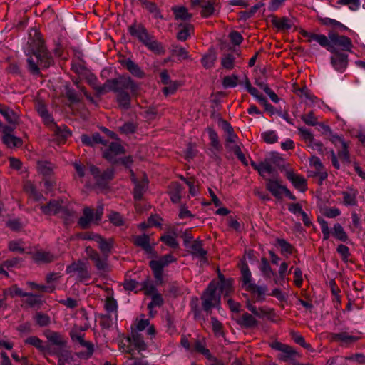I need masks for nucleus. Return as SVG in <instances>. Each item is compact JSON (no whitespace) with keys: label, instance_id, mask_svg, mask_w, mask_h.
I'll use <instances>...</instances> for the list:
<instances>
[{"label":"nucleus","instance_id":"22","mask_svg":"<svg viewBox=\"0 0 365 365\" xmlns=\"http://www.w3.org/2000/svg\"><path fill=\"white\" fill-rule=\"evenodd\" d=\"M309 165L315 170L314 174L319 177L321 182L327 178V173L324 170V166L318 157L312 155L309 159Z\"/></svg>","mask_w":365,"mask_h":365},{"label":"nucleus","instance_id":"31","mask_svg":"<svg viewBox=\"0 0 365 365\" xmlns=\"http://www.w3.org/2000/svg\"><path fill=\"white\" fill-rule=\"evenodd\" d=\"M238 324L245 328H252L257 325L258 322L256 319L249 313H244L237 320Z\"/></svg>","mask_w":365,"mask_h":365},{"label":"nucleus","instance_id":"34","mask_svg":"<svg viewBox=\"0 0 365 365\" xmlns=\"http://www.w3.org/2000/svg\"><path fill=\"white\" fill-rule=\"evenodd\" d=\"M122 64L135 76L142 78L144 73L139 66L130 59H125L122 61Z\"/></svg>","mask_w":365,"mask_h":365},{"label":"nucleus","instance_id":"21","mask_svg":"<svg viewBox=\"0 0 365 365\" xmlns=\"http://www.w3.org/2000/svg\"><path fill=\"white\" fill-rule=\"evenodd\" d=\"M266 188L277 198H282L284 189L286 187L280 185L279 182L274 179H266Z\"/></svg>","mask_w":365,"mask_h":365},{"label":"nucleus","instance_id":"58","mask_svg":"<svg viewBox=\"0 0 365 365\" xmlns=\"http://www.w3.org/2000/svg\"><path fill=\"white\" fill-rule=\"evenodd\" d=\"M222 66L227 70H231L235 66V57L232 54H227L221 60Z\"/></svg>","mask_w":365,"mask_h":365},{"label":"nucleus","instance_id":"24","mask_svg":"<svg viewBox=\"0 0 365 365\" xmlns=\"http://www.w3.org/2000/svg\"><path fill=\"white\" fill-rule=\"evenodd\" d=\"M33 260L38 264L49 263L55 260L56 257L50 252L38 250L32 254Z\"/></svg>","mask_w":365,"mask_h":365},{"label":"nucleus","instance_id":"17","mask_svg":"<svg viewBox=\"0 0 365 365\" xmlns=\"http://www.w3.org/2000/svg\"><path fill=\"white\" fill-rule=\"evenodd\" d=\"M333 53L331 57V65L337 71L344 72L348 65V56L339 52Z\"/></svg>","mask_w":365,"mask_h":365},{"label":"nucleus","instance_id":"16","mask_svg":"<svg viewBox=\"0 0 365 365\" xmlns=\"http://www.w3.org/2000/svg\"><path fill=\"white\" fill-rule=\"evenodd\" d=\"M131 36L137 38L143 44L151 36L146 29L140 24H133L129 27Z\"/></svg>","mask_w":365,"mask_h":365},{"label":"nucleus","instance_id":"8","mask_svg":"<svg viewBox=\"0 0 365 365\" xmlns=\"http://www.w3.org/2000/svg\"><path fill=\"white\" fill-rule=\"evenodd\" d=\"M71 336L72 340L77 343L81 347L85 349L83 351H79L77 355L81 359H89L94 351L93 345L91 341H86L84 339V334L81 332H77L76 331H71Z\"/></svg>","mask_w":365,"mask_h":365},{"label":"nucleus","instance_id":"52","mask_svg":"<svg viewBox=\"0 0 365 365\" xmlns=\"http://www.w3.org/2000/svg\"><path fill=\"white\" fill-rule=\"evenodd\" d=\"M3 294L5 298L8 296L14 297L15 296L24 297L26 296V292H24L21 289L19 288L16 285H13L7 289H4Z\"/></svg>","mask_w":365,"mask_h":365},{"label":"nucleus","instance_id":"19","mask_svg":"<svg viewBox=\"0 0 365 365\" xmlns=\"http://www.w3.org/2000/svg\"><path fill=\"white\" fill-rule=\"evenodd\" d=\"M286 177L296 189L301 192H304L307 190L306 180L303 176L296 174L292 170H287Z\"/></svg>","mask_w":365,"mask_h":365},{"label":"nucleus","instance_id":"14","mask_svg":"<svg viewBox=\"0 0 365 365\" xmlns=\"http://www.w3.org/2000/svg\"><path fill=\"white\" fill-rule=\"evenodd\" d=\"M329 38L330 39L331 45L334 48V52H336V47H339L346 51H351L353 44L351 39L347 36L339 35L334 32H330L329 33Z\"/></svg>","mask_w":365,"mask_h":365},{"label":"nucleus","instance_id":"28","mask_svg":"<svg viewBox=\"0 0 365 365\" xmlns=\"http://www.w3.org/2000/svg\"><path fill=\"white\" fill-rule=\"evenodd\" d=\"M97 244L102 254L109 256L113 248L114 240L111 237L106 239L101 236Z\"/></svg>","mask_w":365,"mask_h":365},{"label":"nucleus","instance_id":"23","mask_svg":"<svg viewBox=\"0 0 365 365\" xmlns=\"http://www.w3.org/2000/svg\"><path fill=\"white\" fill-rule=\"evenodd\" d=\"M133 243L140 247L146 253H152L153 247L150 245V237L147 235H136L133 237Z\"/></svg>","mask_w":365,"mask_h":365},{"label":"nucleus","instance_id":"13","mask_svg":"<svg viewBox=\"0 0 365 365\" xmlns=\"http://www.w3.org/2000/svg\"><path fill=\"white\" fill-rule=\"evenodd\" d=\"M339 148L340 150H338L337 154L333 150L330 151L331 161L336 169H340L341 168L339 160L344 165L351 162L349 144L346 143L345 146H341Z\"/></svg>","mask_w":365,"mask_h":365},{"label":"nucleus","instance_id":"59","mask_svg":"<svg viewBox=\"0 0 365 365\" xmlns=\"http://www.w3.org/2000/svg\"><path fill=\"white\" fill-rule=\"evenodd\" d=\"M344 203L346 205H355L356 203V193L354 192H342Z\"/></svg>","mask_w":365,"mask_h":365},{"label":"nucleus","instance_id":"53","mask_svg":"<svg viewBox=\"0 0 365 365\" xmlns=\"http://www.w3.org/2000/svg\"><path fill=\"white\" fill-rule=\"evenodd\" d=\"M259 269L264 277L267 278H270L272 275H273V270L268 262V260L263 257L261 259V264L259 266Z\"/></svg>","mask_w":365,"mask_h":365},{"label":"nucleus","instance_id":"26","mask_svg":"<svg viewBox=\"0 0 365 365\" xmlns=\"http://www.w3.org/2000/svg\"><path fill=\"white\" fill-rule=\"evenodd\" d=\"M190 252L195 257L206 261L207 251L204 250L201 240H195L190 246Z\"/></svg>","mask_w":365,"mask_h":365},{"label":"nucleus","instance_id":"9","mask_svg":"<svg viewBox=\"0 0 365 365\" xmlns=\"http://www.w3.org/2000/svg\"><path fill=\"white\" fill-rule=\"evenodd\" d=\"M67 274L76 275L81 282L91 279V274L88 271V264L83 261H77L66 267Z\"/></svg>","mask_w":365,"mask_h":365},{"label":"nucleus","instance_id":"60","mask_svg":"<svg viewBox=\"0 0 365 365\" xmlns=\"http://www.w3.org/2000/svg\"><path fill=\"white\" fill-rule=\"evenodd\" d=\"M25 343L32 345L41 351H44L45 347L43 344L42 340L36 336H30L25 340Z\"/></svg>","mask_w":365,"mask_h":365},{"label":"nucleus","instance_id":"48","mask_svg":"<svg viewBox=\"0 0 365 365\" xmlns=\"http://www.w3.org/2000/svg\"><path fill=\"white\" fill-rule=\"evenodd\" d=\"M273 24L279 30H289L292 26V22L287 18H280L273 20Z\"/></svg>","mask_w":365,"mask_h":365},{"label":"nucleus","instance_id":"1","mask_svg":"<svg viewBox=\"0 0 365 365\" xmlns=\"http://www.w3.org/2000/svg\"><path fill=\"white\" fill-rule=\"evenodd\" d=\"M88 83L96 91L98 94H103L110 91H118L122 88L130 86L131 82L128 78H115L107 80L103 86L98 84V79L93 75H89L87 78Z\"/></svg>","mask_w":365,"mask_h":365},{"label":"nucleus","instance_id":"57","mask_svg":"<svg viewBox=\"0 0 365 365\" xmlns=\"http://www.w3.org/2000/svg\"><path fill=\"white\" fill-rule=\"evenodd\" d=\"M34 319L40 327L48 326L51 322V319L48 315L41 312H38L35 315Z\"/></svg>","mask_w":365,"mask_h":365},{"label":"nucleus","instance_id":"63","mask_svg":"<svg viewBox=\"0 0 365 365\" xmlns=\"http://www.w3.org/2000/svg\"><path fill=\"white\" fill-rule=\"evenodd\" d=\"M261 136L264 142L267 143H274L278 140V136L274 131L269 130L264 132L261 134Z\"/></svg>","mask_w":365,"mask_h":365},{"label":"nucleus","instance_id":"35","mask_svg":"<svg viewBox=\"0 0 365 365\" xmlns=\"http://www.w3.org/2000/svg\"><path fill=\"white\" fill-rule=\"evenodd\" d=\"M324 131L328 135V139L336 147L340 148L341 146H345V144L347 143L344 140V139L336 133H334L331 128L329 126H326L324 128Z\"/></svg>","mask_w":365,"mask_h":365},{"label":"nucleus","instance_id":"43","mask_svg":"<svg viewBox=\"0 0 365 365\" xmlns=\"http://www.w3.org/2000/svg\"><path fill=\"white\" fill-rule=\"evenodd\" d=\"M180 29L178 32L177 38L178 40L184 41L193 32V26L191 24H180Z\"/></svg>","mask_w":365,"mask_h":365},{"label":"nucleus","instance_id":"30","mask_svg":"<svg viewBox=\"0 0 365 365\" xmlns=\"http://www.w3.org/2000/svg\"><path fill=\"white\" fill-rule=\"evenodd\" d=\"M247 308L256 317L259 318L268 316L273 312L272 309L266 307H257L250 302L247 303Z\"/></svg>","mask_w":365,"mask_h":365},{"label":"nucleus","instance_id":"12","mask_svg":"<svg viewBox=\"0 0 365 365\" xmlns=\"http://www.w3.org/2000/svg\"><path fill=\"white\" fill-rule=\"evenodd\" d=\"M119 78H128L131 82V86L126 88H122L118 91H113L117 93V101L119 104V106L124 108L128 109L130 105V97L129 94L125 92V90L130 91L133 93H135L138 90V86L131 80L129 77H120Z\"/></svg>","mask_w":365,"mask_h":365},{"label":"nucleus","instance_id":"40","mask_svg":"<svg viewBox=\"0 0 365 365\" xmlns=\"http://www.w3.org/2000/svg\"><path fill=\"white\" fill-rule=\"evenodd\" d=\"M277 245L280 247L281 254L284 256L290 255L293 253L294 248V247L284 239L277 238Z\"/></svg>","mask_w":365,"mask_h":365},{"label":"nucleus","instance_id":"41","mask_svg":"<svg viewBox=\"0 0 365 365\" xmlns=\"http://www.w3.org/2000/svg\"><path fill=\"white\" fill-rule=\"evenodd\" d=\"M2 140L3 143L9 148H18L22 145L21 139L13 135L2 136Z\"/></svg>","mask_w":365,"mask_h":365},{"label":"nucleus","instance_id":"29","mask_svg":"<svg viewBox=\"0 0 365 365\" xmlns=\"http://www.w3.org/2000/svg\"><path fill=\"white\" fill-rule=\"evenodd\" d=\"M143 45L150 51L158 55L164 54L165 52L162 44L157 41L153 36H151Z\"/></svg>","mask_w":365,"mask_h":365},{"label":"nucleus","instance_id":"7","mask_svg":"<svg viewBox=\"0 0 365 365\" xmlns=\"http://www.w3.org/2000/svg\"><path fill=\"white\" fill-rule=\"evenodd\" d=\"M271 347L281 352L277 356L279 360L284 362H289L293 365L296 364L295 361L298 356V354L292 346L278 341H274L271 344Z\"/></svg>","mask_w":365,"mask_h":365},{"label":"nucleus","instance_id":"37","mask_svg":"<svg viewBox=\"0 0 365 365\" xmlns=\"http://www.w3.org/2000/svg\"><path fill=\"white\" fill-rule=\"evenodd\" d=\"M133 180L135 182V187L133 190L134 198L136 200H140L147 189L148 181L147 180H143L142 182H136L134 178H133Z\"/></svg>","mask_w":365,"mask_h":365},{"label":"nucleus","instance_id":"54","mask_svg":"<svg viewBox=\"0 0 365 365\" xmlns=\"http://www.w3.org/2000/svg\"><path fill=\"white\" fill-rule=\"evenodd\" d=\"M238 76L232 74L230 76H226L222 80V86L225 88H234L238 83Z\"/></svg>","mask_w":365,"mask_h":365},{"label":"nucleus","instance_id":"3","mask_svg":"<svg viewBox=\"0 0 365 365\" xmlns=\"http://www.w3.org/2000/svg\"><path fill=\"white\" fill-rule=\"evenodd\" d=\"M281 160L279 155L273 153L259 163L251 161L250 165L262 177L265 178L267 174L274 173L275 166L279 165Z\"/></svg>","mask_w":365,"mask_h":365},{"label":"nucleus","instance_id":"42","mask_svg":"<svg viewBox=\"0 0 365 365\" xmlns=\"http://www.w3.org/2000/svg\"><path fill=\"white\" fill-rule=\"evenodd\" d=\"M216 7L217 4L215 2L210 1H207L203 4H201V15L205 18H207L215 14L216 11Z\"/></svg>","mask_w":365,"mask_h":365},{"label":"nucleus","instance_id":"18","mask_svg":"<svg viewBox=\"0 0 365 365\" xmlns=\"http://www.w3.org/2000/svg\"><path fill=\"white\" fill-rule=\"evenodd\" d=\"M330 339L333 341L339 342L343 345H349L357 341L359 339V336L344 331L331 334Z\"/></svg>","mask_w":365,"mask_h":365},{"label":"nucleus","instance_id":"38","mask_svg":"<svg viewBox=\"0 0 365 365\" xmlns=\"http://www.w3.org/2000/svg\"><path fill=\"white\" fill-rule=\"evenodd\" d=\"M240 270L242 274V286L246 290L247 288L249 287L250 284H253L252 283L251 272L250 271L248 265L246 263L242 264Z\"/></svg>","mask_w":365,"mask_h":365},{"label":"nucleus","instance_id":"5","mask_svg":"<svg viewBox=\"0 0 365 365\" xmlns=\"http://www.w3.org/2000/svg\"><path fill=\"white\" fill-rule=\"evenodd\" d=\"M103 212L102 206H98L95 211L89 207L84 208L83 215L78 220L79 225L85 229L91 223H98L101 220Z\"/></svg>","mask_w":365,"mask_h":365},{"label":"nucleus","instance_id":"2","mask_svg":"<svg viewBox=\"0 0 365 365\" xmlns=\"http://www.w3.org/2000/svg\"><path fill=\"white\" fill-rule=\"evenodd\" d=\"M26 56L28 70L33 75H39L41 68H47L53 63V59L49 53H34Z\"/></svg>","mask_w":365,"mask_h":365},{"label":"nucleus","instance_id":"4","mask_svg":"<svg viewBox=\"0 0 365 365\" xmlns=\"http://www.w3.org/2000/svg\"><path fill=\"white\" fill-rule=\"evenodd\" d=\"M29 38L25 48L26 55L34 53H48L41 39V34L36 29H31L29 31Z\"/></svg>","mask_w":365,"mask_h":365},{"label":"nucleus","instance_id":"32","mask_svg":"<svg viewBox=\"0 0 365 365\" xmlns=\"http://www.w3.org/2000/svg\"><path fill=\"white\" fill-rule=\"evenodd\" d=\"M246 291L255 294L257 301L262 302L265 299L267 287L252 284L249 285V287L247 288Z\"/></svg>","mask_w":365,"mask_h":365},{"label":"nucleus","instance_id":"10","mask_svg":"<svg viewBox=\"0 0 365 365\" xmlns=\"http://www.w3.org/2000/svg\"><path fill=\"white\" fill-rule=\"evenodd\" d=\"M86 252L88 257L94 263L95 267L100 272H107L109 271L108 263V255H101L96 250L91 247L86 248Z\"/></svg>","mask_w":365,"mask_h":365},{"label":"nucleus","instance_id":"51","mask_svg":"<svg viewBox=\"0 0 365 365\" xmlns=\"http://www.w3.org/2000/svg\"><path fill=\"white\" fill-rule=\"evenodd\" d=\"M333 235L334 237L341 242H346L348 240L346 233L345 232L342 226L339 223H336L334 225Z\"/></svg>","mask_w":365,"mask_h":365},{"label":"nucleus","instance_id":"15","mask_svg":"<svg viewBox=\"0 0 365 365\" xmlns=\"http://www.w3.org/2000/svg\"><path fill=\"white\" fill-rule=\"evenodd\" d=\"M88 170L98 185L104 184L108 180H111L113 177V172L110 169L102 173L97 167L90 165Z\"/></svg>","mask_w":365,"mask_h":365},{"label":"nucleus","instance_id":"46","mask_svg":"<svg viewBox=\"0 0 365 365\" xmlns=\"http://www.w3.org/2000/svg\"><path fill=\"white\" fill-rule=\"evenodd\" d=\"M36 110L46 124L49 125L53 123V118L44 104L38 103L36 106Z\"/></svg>","mask_w":365,"mask_h":365},{"label":"nucleus","instance_id":"44","mask_svg":"<svg viewBox=\"0 0 365 365\" xmlns=\"http://www.w3.org/2000/svg\"><path fill=\"white\" fill-rule=\"evenodd\" d=\"M172 10L176 19L187 20L192 16L184 6H174L172 8Z\"/></svg>","mask_w":365,"mask_h":365},{"label":"nucleus","instance_id":"64","mask_svg":"<svg viewBox=\"0 0 365 365\" xmlns=\"http://www.w3.org/2000/svg\"><path fill=\"white\" fill-rule=\"evenodd\" d=\"M160 240L172 248L178 247V242L174 236L165 235L160 237Z\"/></svg>","mask_w":365,"mask_h":365},{"label":"nucleus","instance_id":"62","mask_svg":"<svg viewBox=\"0 0 365 365\" xmlns=\"http://www.w3.org/2000/svg\"><path fill=\"white\" fill-rule=\"evenodd\" d=\"M24 189L26 192L32 195L36 200H39L43 197L42 195L37 192L34 185L30 182L25 184Z\"/></svg>","mask_w":365,"mask_h":365},{"label":"nucleus","instance_id":"61","mask_svg":"<svg viewBox=\"0 0 365 365\" xmlns=\"http://www.w3.org/2000/svg\"><path fill=\"white\" fill-rule=\"evenodd\" d=\"M150 322L148 319H137L134 324L135 327H132V331H135L136 332L139 333V331H142L145 329V328H147Z\"/></svg>","mask_w":365,"mask_h":365},{"label":"nucleus","instance_id":"20","mask_svg":"<svg viewBox=\"0 0 365 365\" xmlns=\"http://www.w3.org/2000/svg\"><path fill=\"white\" fill-rule=\"evenodd\" d=\"M123 153V147L118 142H113L109 145L108 149L103 153V157L112 163H115V156Z\"/></svg>","mask_w":365,"mask_h":365},{"label":"nucleus","instance_id":"11","mask_svg":"<svg viewBox=\"0 0 365 365\" xmlns=\"http://www.w3.org/2000/svg\"><path fill=\"white\" fill-rule=\"evenodd\" d=\"M216 291V284L211 282L202 297L203 309L207 312L220 303V296L217 294Z\"/></svg>","mask_w":365,"mask_h":365},{"label":"nucleus","instance_id":"27","mask_svg":"<svg viewBox=\"0 0 365 365\" xmlns=\"http://www.w3.org/2000/svg\"><path fill=\"white\" fill-rule=\"evenodd\" d=\"M182 190V188L178 182H171L169 186L168 193L170 200L173 203H178L180 201Z\"/></svg>","mask_w":365,"mask_h":365},{"label":"nucleus","instance_id":"49","mask_svg":"<svg viewBox=\"0 0 365 365\" xmlns=\"http://www.w3.org/2000/svg\"><path fill=\"white\" fill-rule=\"evenodd\" d=\"M314 41H317L320 46L324 47L330 52H334V48L330 43V39L329 38V36H326L324 34H317L315 36Z\"/></svg>","mask_w":365,"mask_h":365},{"label":"nucleus","instance_id":"6","mask_svg":"<svg viewBox=\"0 0 365 365\" xmlns=\"http://www.w3.org/2000/svg\"><path fill=\"white\" fill-rule=\"evenodd\" d=\"M125 341L128 345L123 344L121 346V349L124 352L133 355L135 349L139 351L146 349L147 346L141 334L135 331H132L131 336L128 337Z\"/></svg>","mask_w":365,"mask_h":365},{"label":"nucleus","instance_id":"25","mask_svg":"<svg viewBox=\"0 0 365 365\" xmlns=\"http://www.w3.org/2000/svg\"><path fill=\"white\" fill-rule=\"evenodd\" d=\"M40 209L44 215H53L58 214L61 211L62 205L59 201L52 200L46 205H41Z\"/></svg>","mask_w":365,"mask_h":365},{"label":"nucleus","instance_id":"36","mask_svg":"<svg viewBox=\"0 0 365 365\" xmlns=\"http://www.w3.org/2000/svg\"><path fill=\"white\" fill-rule=\"evenodd\" d=\"M0 113L10 124H15L18 121L19 117L17 114L13 110L6 106H0Z\"/></svg>","mask_w":365,"mask_h":365},{"label":"nucleus","instance_id":"56","mask_svg":"<svg viewBox=\"0 0 365 365\" xmlns=\"http://www.w3.org/2000/svg\"><path fill=\"white\" fill-rule=\"evenodd\" d=\"M320 22L325 26H331L333 28L346 29L347 28L339 21L330 18H322L319 19Z\"/></svg>","mask_w":365,"mask_h":365},{"label":"nucleus","instance_id":"39","mask_svg":"<svg viewBox=\"0 0 365 365\" xmlns=\"http://www.w3.org/2000/svg\"><path fill=\"white\" fill-rule=\"evenodd\" d=\"M288 263L286 262H283L280 264L278 271L279 278H275L274 279V283L276 284H282V282L284 281L286 276L290 274L291 270L293 269V267H292L289 270H288Z\"/></svg>","mask_w":365,"mask_h":365},{"label":"nucleus","instance_id":"47","mask_svg":"<svg viewBox=\"0 0 365 365\" xmlns=\"http://www.w3.org/2000/svg\"><path fill=\"white\" fill-rule=\"evenodd\" d=\"M46 336L49 341L57 346H63L66 342L63 336L55 331H48Z\"/></svg>","mask_w":365,"mask_h":365},{"label":"nucleus","instance_id":"45","mask_svg":"<svg viewBox=\"0 0 365 365\" xmlns=\"http://www.w3.org/2000/svg\"><path fill=\"white\" fill-rule=\"evenodd\" d=\"M175 260H176V259L172 255L169 254V255H165L161 257L158 260H152L150 262L158 267L163 269L165 267L168 266L170 263H172V262H175Z\"/></svg>","mask_w":365,"mask_h":365},{"label":"nucleus","instance_id":"33","mask_svg":"<svg viewBox=\"0 0 365 365\" xmlns=\"http://www.w3.org/2000/svg\"><path fill=\"white\" fill-rule=\"evenodd\" d=\"M82 143L86 145L93 146L94 144H103L106 145V142L103 140L101 135L98 133H95L92 135V136H88L87 135H83L81 137Z\"/></svg>","mask_w":365,"mask_h":365},{"label":"nucleus","instance_id":"50","mask_svg":"<svg viewBox=\"0 0 365 365\" xmlns=\"http://www.w3.org/2000/svg\"><path fill=\"white\" fill-rule=\"evenodd\" d=\"M216 59L215 53L212 51H209V52L202 57V63L205 68H210L214 66Z\"/></svg>","mask_w":365,"mask_h":365},{"label":"nucleus","instance_id":"55","mask_svg":"<svg viewBox=\"0 0 365 365\" xmlns=\"http://www.w3.org/2000/svg\"><path fill=\"white\" fill-rule=\"evenodd\" d=\"M24 243L21 240H12L8 244V249L11 252L23 253L24 252Z\"/></svg>","mask_w":365,"mask_h":365}]
</instances>
